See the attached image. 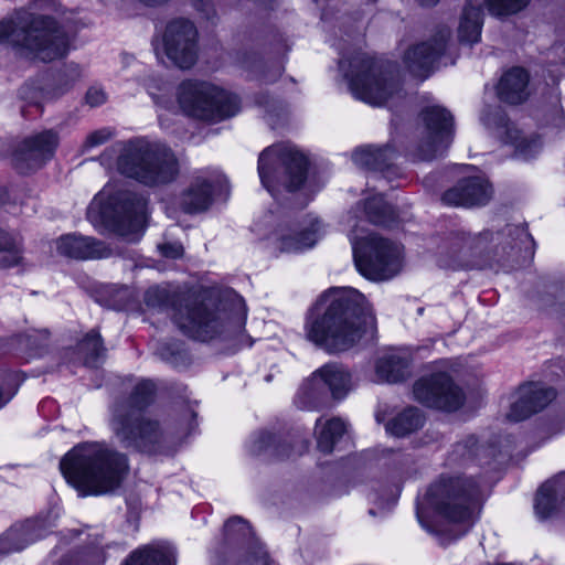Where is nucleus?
<instances>
[{"mask_svg": "<svg viewBox=\"0 0 565 565\" xmlns=\"http://www.w3.org/2000/svg\"><path fill=\"white\" fill-rule=\"evenodd\" d=\"M156 394L150 380L136 382L127 397H119L110 407L109 425L119 444L147 455H171L196 426V413L186 408L178 427H162L160 422L143 412Z\"/></svg>", "mask_w": 565, "mask_h": 565, "instance_id": "obj_1", "label": "nucleus"}, {"mask_svg": "<svg viewBox=\"0 0 565 565\" xmlns=\"http://www.w3.org/2000/svg\"><path fill=\"white\" fill-rule=\"evenodd\" d=\"M371 303L359 290L334 287L323 292L308 310L306 337L328 353H340L353 348L364 333L375 329Z\"/></svg>", "mask_w": 565, "mask_h": 565, "instance_id": "obj_2", "label": "nucleus"}, {"mask_svg": "<svg viewBox=\"0 0 565 565\" xmlns=\"http://www.w3.org/2000/svg\"><path fill=\"white\" fill-rule=\"evenodd\" d=\"M149 308L173 311L172 319L188 337L200 341L221 338L235 341L237 347H250L253 340L245 332L246 308L237 303H217L213 299L199 301L193 297H180L164 287L154 286L145 294Z\"/></svg>", "mask_w": 565, "mask_h": 565, "instance_id": "obj_3", "label": "nucleus"}, {"mask_svg": "<svg viewBox=\"0 0 565 565\" xmlns=\"http://www.w3.org/2000/svg\"><path fill=\"white\" fill-rule=\"evenodd\" d=\"M66 481L81 495L116 491L129 471L128 458L104 443L86 441L73 447L60 462Z\"/></svg>", "mask_w": 565, "mask_h": 565, "instance_id": "obj_4", "label": "nucleus"}, {"mask_svg": "<svg viewBox=\"0 0 565 565\" xmlns=\"http://www.w3.org/2000/svg\"><path fill=\"white\" fill-rule=\"evenodd\" d=\"M484 500L479 479L465 473H443L428 488L427 505L449 523L460 526L452 535L456 540L465 535L478 518Z\"/></svg>", "mask_w": 565, "mask_h": 565, "instance_id": "obj_5", "label": "nucleus"}, {"mask_svg": "<svg viewBox=\"0 0 565 565\" xmlns=\"http://www.w3.org/2000/svg\"><path fill=\"white\" fill-rule=\"evenodd\" d=\"M118 152V171L136 181L157 186L174 181L179 174V162L171 149L143 138L114 145L105 153Z\"/></svg>", "mask_w": 565, "mask_h": 565, "instance_id": "obj_6", "label": "nucleus"}, {"mask_svg": "<svg viewBox=\"0 0 565 565\" xmlns=\"http://www.w3.org/2000/svg\"><path fill=\"white\" fill-rule=\"evenodd\" d=\"M2 43L25 49L42 62L64 57L70 50V39L55 20L29 12L19 13L17 21L0 23Z\"/></svg>", "mask_w": 565, "mask_h": 565, "instance_id": "obj_7", "label": "nucleus"}, {"mask_svg": "<svg viewBox=\"0 0 565 565\" xmlns=\"http://www.w3.org/2000/svg\"><path fill=\"white\" fill-rule=\"evenodd\" d=\"M390 63L375 60L358 51L352 56H342L339 70L343 73L355 98L380 106L401 93V85L394 77Z\"/></svg>", "mask_w": 565, "mask_h": 565, "instance_id": "obj_8", "label": "nucleus"}, {"mask_svg": "<svg viewBox=\"0 0 565 565\" xmlns=\"http://www.w3.org/2000/svg\"><path fill=\"white\" fill-rule=\"evenodd\" d=\"M146 205L142 195L105 186L88 206V215L97 214L116 234L135 241L143 226Z\"/></svg>", "mask_w": 565, "mask_h": 565, "instance_id": "obj_9", "label": "nucleus"}, {"mask_svg": "<svg viewBox=\"0 0 565 565\" xmlns=\"http://www.w3.org/2000/svg\"><path fill=\"white\" fill-rule=\"evenodd\" d=\"M308 164L295 146L277 143L260 152L257 170L263 186L276 198L282 189L294 192L305 183Z\"/></svg>", "mask_w": 565, "mask_h": 565, "instance_id": "obj_10", "label": "nucleus"}, {"mask_svg": "<svg viewBox=\"0 0 565 565\" xmlns=\"http://www.w3.org/2000/svg\"><path fill=\"white\" fill-rule=\"evenodd\" d=\"M358 223L349 234L358 271L369 280L382 281L396 276L402 268L401 248L375 233L365 236Z\"/></svg>", "mask_w": 565, "mask_h": 565, "instance_id": "obj_11", "label": "nucleus"}, {"mask_svg": "<svg viewBox=\"0 0 565 565\" xmlns=\"http://www.w3.org/2000/svg\"><path fill=\"white\" fill-rule=\"evenodd\" d=\"M177 100L185 116L205 122L222 121L235 116L239 110L236 95L207 82H182L177 90Z\"/></svg>", "mask_w": 565, "mask_h": 565, "instance_id": "obj_12", "label": "nucleus"}, {"mask_svg": "<svg viewBox=\"0 0 565 565\" xmlns=\"http://www.w3.org/2000/svg\"><path fill=\"white\" fill-rule=\"evenodd\" d=\"M423 127L419 140L412 150L414 160L430 161L445 153L454 138V118L440 106H429L422 110Z\"/></svg>", "mask_w": 565, "mask_h": 565, "instance_id": "obj_13", "label": "nucleus"}, {"mask_svg": "<svg viewBox=\"0 0 565 565\" xmlns=\"http://www.w3.org/2000/svg\"><path fill=\"white\" fill-rule=\"evenodd\" d=\"M323 233L318 218L291 223L289 217L284 216L267 236L268 247L273 253H300L313 247Z\"/></svg>", "mask_w": 565, "mask_h": 565, "instance_id": "obj_14", "label": "nucleus"}, {"mask_svg": "<svg viewBox=\"0 0 565 565\" xmlns=\"http://www.w3.org/2000/svg\"><path fill=\"white\" fill-rule=\"evenodd\" d=\"M413 394L424 406L449 413L458 411L466 399L462 390L446 372L420 377L414 383Z\"/></svg>", "mask_w": 565, "mask_h": 565, "instance_id": "obj_15", "label": "nucleus"}, {"mask_svg": "<svg viewBox=\"0 0 565 565\" xmlns=\"http://www.w3.org/2000/svg\"><path fill=\"white\" fill-rule=\"evenodd\" d=\"M198 31L186 19L170 21L162 35V49L167 58L182 70L192 67L198 57Z\"/></svg>", "mask_w": 565, "mask_h": 565, "instance_id": "obj_16", "label": "nucleus"}, {"mask_svg": "<svg viewBox=\"0 0 565 565\" xmlns=\"http://www.w3.org/2000/svg\"><path fill=\"white\" fill-rule=\"evenodd\" d=\"M484 241L483 236L461 231L450 233L438 247V266L452 270L475 267L478 264L475 257L482 253Z\"/></svg>", "mask_w": 565, "mask_h": 565, "instance_id": "obj_17", "label": "nucleus"}, {"mask_svg": "<svg viewBox=\"0 0 565 565\" xmlns=\"http://www.w3.org/2000/svg\"><path fill=\"white\" fill-rule=\"evenodd\" d=\"M228 183L217 170H204L193 177L190 185L180 196V206L185 213L206 211L215 195L227 194Z\"/></svg>", "mask_w": 565, "mask_h": 565, "instance_id": "obj_18", "label": "nucleus"}, {"mask_svg": "<svg viewBox=\"0 0 565 565\" xmlns=\"http://www.w3.org/2000/svg\"><path fill=\"white\" fill-rule=\"evenodd\" d=\"M234 548H245L247 558L242 565H276L264 547L254 540L250 525L241 516H233L224 525V541L218 553L225 554Z\"/></svg>", "mask_w": 565, "mask_h": 565, "instance_id": "obj_19", "label": "nucleus"}, {"mask_svg": "<svg viewBox=\"0 0 565 565\" xmlns=\"http://www.w3.org/2000/svg\"><path fill=\"white\" fill-rule=\"evenodd\" d=\"M481 121L487 128L494 130L502 142L514 146L516 157L529 160L539 153L541 149L540 140L523 137L500 107H489L484 110Z\"/></svg>", "mask_w": 565, "mask_h": 565, "instance_id": "obj_20", "label": "nucleus"}, {"mask_svg": "<svg viewBox=\"0 0 565 565\" xmlns=\"http://www.w3.org/2000/svg\"><path fill=\"white\" fill-rule=\"evenodd\" d=\"M57 146V135L45 130L23 140L13 153V164L23 174L41 168L52 158Z\"/></svg>", "mask_w": 565, "mask_h": 565, "instance_id": "obj_21", "label": "nucleus"}, {"mask_svg": "<svg viewBox=\"0 0 565 565\" xmlns=\"http://www.w3.org/2000/svg\"><path fill=\"white\" fill-rule=\"evenodd\" d=\"M450 34L451 31L448 26H441L430 41L411 47L404 54V63L408 71L422 79L427 78L435 63L446 51Z\"/></svg>", "mask_w": 565, "mask_h": 565, "instance_id": "obj_22", "label": "nucleus"}, {"mask_svg": "<svg viewBox=\"0 0 565 565\" xmlns=\"http://www.w3.org/2000/svg\"><path fill=\"white\" fill-rule=\"evenodd\" d=\"M492 194V185L487 179L479 175L468 177L445 191L441 201L449 206H482L491 200Z\"/></svg>", "mask_w": 565, "mask_h": 565, "instance_id": "obj_23", "label": "nucleus"}, {"mask_svg": "<svg viewBox=\"0 0 565 565\" xmlns=\"http://www.w3.org/2000/svg\"><path fill=\"white\" fill-rule=\"evenodd\" d=\"M516 395L507 415L512 422L524 420L545 408L556 397V392L541 383H527L519 387Z\"/></svg>", "mask_w": 565, "mask_h": 565, "instance_id": "obj_24", "label": "nucleus"}, {"mask_svg": "<svg viewBox=\"0 0 565 565\" xmlns=\"http://www.w3.org/2000/svg\"><path fill=\"white\" fill-rule=\"evenodd\" d=\"M308 441L291 436H277L267 431L259 433L250 444V452L266 456L275 460L289 459L294 455H302L308 450Z\"/></svg>", "mask_w": 565, "mask_h": 565, "instance_id": "obj_25", "label": "nucleus"}, {"mask_svg": "<svg viewBox=\"0 0 565 565\" xmlns=\"http://www.w3.org/2000/svg\"><path fill=\"white\" fill-rule=\"evenodd\" d=\"M57 252L74 259H100L111 256V249L94 237L67 234L56 242Z\"/></svg>", "mask_w": 565, "mask_h": 565, "instance_id": "obj_26", "label": "nucleus"}, {"mask_svg": "<svg viewBox=\"0 0 565 565\" xmlns=\"http://www.w3.org/2000/svg\"><path fill=\"white\" fill-rule=\"evenodd\" d=\"M47 531L40 520H26L12 525L0 536V553L20 552L29 544L43 539Z\"/></svg>", "mask_w": 565, "mask_h": 565, "instance_id": "obj_27", "label": "nucleus"}, {"mask_svg": "<svg viewBox=\"0 0 565 565\" xmlns=\"http://www.w3.org/2000/svg\"><path fill=\"white\" fill-rule=\"evenodd\" d=\"M105 351L99 332L93 329L78 342L76 349H65L62 352V359L63 363L70 367L78 364L95 367L104 358Z\"/></svg>", "mask_w": 565, "mask_h": 565, "instance_id": "obj_28", "label": "nucleus"}, {"mask_svg": "<svg viewBox=\"0 0 565 565\" xmlns=\"http://www.w3.org/2000/svg\"><path fill=\"white\" fill-rule=\"evenodd\" d=\"M565 507V471L541 486L534 509L541 520H546Z\"/></svg>", "mask_w": 565, "mask_h": 565, "instance_id": "obj_29", "label": "nucleus"}, {"mask_svg": "<svg viewBox=\"0 0 565 565\" xmlns=\"http://www.w3.org/2000/svg\"><path fill=\"white\" fill-rule=\"evenodd\" d=\"M529 73L522 67H512L507 71L497 85V94L501 102L519 105L527 99Z\"/></svg>", "mask_w": 565, "mask_h": 565, "instance_id": "obj_30", "label": "nucleus"}, {"mask_svg": "<svg viewBox=\"0 0 565 565\" xmlns=\"http://www.w3.org/2000/svg\"><path fill=\"white\" fill-rule=\"evenodd\" d=\"M397 153L391 145L383 147L364 146L352 153L353 162L365 170L384 172L393 167Z\"/></svg>", "mask_w": 565, "mask_h": 565, "instance_id": "obj_31", "label": "nucleus"}, {"mask_svg": "<svg viewBox=\"0 0 565 565\" xmlns=\"http://www.w3.org/2000/svg\"><path fill=\"white\" fill-rule=\"evenodd\" d=\"M175 550L167 543H151L135 550L124 565H175Z\"/></svg>", "mask_w": 565, "mask_h": 565, "instance_id": "obj_32", "label": "nucleus"}, {"mask_svg": "<svg viewBox=\"0 0 565 565\" xmlns=\"http://www.w3.org/2000/svg\"><path fill=\"white\" fill-rule=\"evenodd\" d=\"M323 383L334 399H342L352 388L351 374L337 363H328L315 372V380Z\"/></svg>", "mask_w": 565, "mask_h": 565, "instance_id": "obj_33", "label": "nucleus"}, {"mask_svg": "<svg viewBox=\"0 0 565 565\" xmlns=\"http://www.w3.org/2000/svg\"><path fill=\"white\" fill-rule=\"evenodd\" d=\"M411 361L399 352H390L380 356L375 364L376 376L382 382L398 383L409 376Z\"/></svg>", "mask_w": 565, "mask_h": 565, "instance_id": "obj_34", "label": "nucleus"}, {"mask_svg": "<svg viewBox=\"0 0 565 565\" xmlns=\"http://www.w3.org/2000/svg\"><path fill=\"white\" fill-rule=\"evenodd\" d=\"M482 9L468 2L462 11L458 36L460 42L473 44L479 42L482 30Z\"/></svg>", "mask_w": 565, "mask_h": 565, "instance_id": "obj_35", "label": "nucleus"}, {"mask_svg": "<svg viewBox=\"0 0 565 565\" xmlns=\"http://www.w3.org/2000/svg\"><path fill=\"white\" fill-rule=\"evenodd\" d=\"M317 447L323 454H331L337 441L347 431V423L341 418L334 417L322 423L319 418L316 422Z\"/></svg>", "mask_w": 565, "mask_h": 565, "instance_id": "obj_36", "label": "nucleus"}, {"mask_svg": "<svg viewBox=\"0 0 565 565\" xmlns=\"http://www.w3.org/2000/svg\"><path fill=\"white\" fill-rule=\"evenodd\" d=\"M327 399V390L320 380H315V373L298 390L295 405L299 409H317Z\"/></svg>", "mask_w": 565, "mask_h": 565, "instance_id": "obj_37", "label": "nucleus"}, {"mask_svg": "<svg viewBox=\"0 0 565 565\" xmlns=\"http://www.w3.org/2000/svg\"><path fill=\"white\" fill-rule=\"evenodd\" d=\"M424 425L423 413L416 407H408L386 424V430L393 436L405 437Z\"/></svg>", "mask_w": 565, "mask_h": 565, "instance_id": "obj_38", "label": "nucleus"}, {"mask_svg": "<svg viewBox=\"0 0 565 565\" xmlns=\"http://www.w3.org/2000/svg\"><path fill=\"white\" fill-rule=\"evenodd\" d=\"M363 209L369 223L391 227L397 221L394 207L386 203L382 195L367 199Z\"/></svg>", "mask_w": 565, "mask_h": 565, "instance_id": "obj_39", "label": "nucleus"}, {"mask_svg": "<svg viewBox=\"0 0 565 565\" xmlns=\"http://www.w3.org/2000/svg\"><path fill=\"white\" fill-rule=\"evenodd\" d=\"M82 70L75 63H70L61 68L54 78L53 87L46 92L50 98H57L67 93L81 78Z\"/></svg>", "mask_w": 565, "mask_h": 565, "instance_id": "obj_40", "label": "nucleus"}, {"mask_svg": "<svg viewBox=\"0 0 565 565\" xmlns=\"http://www.w3.org/2000/svg\"><path fill=\"white\" fill-rule=\"evenodd\" d=\"M0 252L7 255L0 260L1 268H10L17 266L21 260V242L13 236L0 230Z\"/></svg>", "mask_w": 565, "mask_h": 565, "instance_id": "obj_41", "label": "nucleus"}, {"mask_svg": "<svg viewBox=\"0 0 565 565\" xmlns=\"http://www.w3.org/2000/svg\"><path fill=\"white\" fill-rule=\"evenodd\" d=\"M479 446L476 437L470 436L466 440L457 443L447 458L448 466H461L471 461L478 454Z\"/></svg>", "mask_w": 565, "mask_h": 565, "instance_id": "obj_42", "label": "nucleus"}, {"mask_svg": "<svg viewBox=\"0 0 565 565\" xmlns=\"http://www.w3.org/2000/svg\"><path fill=\"white\" fill-rule=\"evenodd\" d=\"M20 342L25 347L29 356H41L50 347V331L47 329L33 330L22 335Z\"/></svg>", "mask_w": 565, "mask_h": 565, "instance_id": "obj_43", "label": "nucleus"}, {"mask_svg": "<svg viewBox=\"0 0 565 565\" xmlns=\"http://www.w3.org/2000/svg\"><path fill=\"white\" fill-rule=\"evenodd\" d=\"M489 12L493 15H509L524 9L530 0H484Z\"/></svg>", "mask_w": 565, "mask_h": 565, "instance_id": "obj_44", "label": "nucleus"}, {"mask_svg": "<svg viewBox=\"0 0 565 565\" xmlns=\"http://www.w3.org/2000/svg\"><path fill=\"white\" fill-rule=\"evenodd\" d=\"M113 136V131L109 128H103L90 132L84 142L85 149L95 148L107 142Z\"/></svg>", "mask_w": 565, "mask_h": 565, "instance_id": "obj_45", "label": "nucleus"}, {"mask_svg": "<svg viewBox=\"0 0 565 565\" xmlns=\"http://www.w3.org/2000/svg\"><path fill=\"white\" fill-rule=\"evenodd\" d=\"M85 100L90 107H98L107 100V94L102 87L92 86L86 92Z\"/></svg>", "mask_w": 565, "mask_h": 565, "instance_id": "obj_46", "label": "nucleus"}, {"mask_svg": "<svg viewBox=\"0 0 565 565\" xmlns=\"http://www.w3.org/2000/svg\"><path fill=\"white\" fill-rule=\"evenodd\" d=\"M159 249L167 258L178 259L183 255V246L179 243H164L159 246Z\"/></svg>", "mask_w": 565, "mask_h": 565, "instance_id": "obj_47", "label": "nucleus"}, {"mask_svg": "<svg viewBox=\"0 0 565 565\" xmlns=\"http://www.w3.org/2000/svg\"><path fill=\"white\" fill-rule=\"evenodd\" d=\"M193 6L200 12H202L206 19L212 18L214 13L213 0H193Z\"/></svg>", "mask_w": 565, "mask_h": 565, "instance_id": "obj_48", "label": "nucleus"}, {"mask_svg": "<svg viewBox=\"0 0 565 565\" xmlns=\"http://www.w3.org/2000/svg\"><path fill=\"white\" fill-rule=\"evenodd\" d=\"M14 391L4 383H0V409L6 406L14 395Z\"/></svg>", "mask_w": 565, "mask_h": 565, "instance_id": "obj_49", "label": "nucleus"}, {"mask_svg": "<svg viewBox=\"0 0 565 565\" xmlns=\"http://www.w3.org/2000/svg\"><path fill=\"white\" fill-rule=\"evenodd\" d=\"M555 102H556V104L554 105V108H553L554 117L552 119V124L555 126H561V124L563 122V109L558 105V102H559L558 97L555 98Z\"/></svg>", "mask_w": 565, "mask_h": 565, "instance_id": "obj_50", "label": "nucleus"}, {"mask_svg": "<svg viewBox=\"0 0 565 565\" xmlns=\"http://www.w3.org/2000/svg\"><path fill=\"white\" fill-rule=\"evenodd\" d=\"M281 73H282L281 66L276 65L273 73L264 74L260 79L265 83H271V82H275L281 75Z\"/></svg>", "mask_w": 565, "mask_h": 565, "instance_id": "obj_51", "label": "nucleus"}, {"mask_svg": "<svg viewBox=\"0 0 565 565\" xmlns=\"http://www.w3.org/2000/svg\"><path fill=\"white\" fill-rule=\"evenodd\" d=\"M33 7L39 9H55V0H33Z\"/></svg>", "mask_w": 565, "mask_h": 565, "instance_id": "obj_52", "label": "nucleus"}, {"mask_svg": "<svg viewBox=\"0 0 565 565\" xmlns=\"http://www.w3.org/2000/svg\"><path fill=\"white\" fill-rule=\"evenodd\" d=\"M507 232L509 235L515 234L518 236H524L525 238H530V234L525 232L523 227L509 225L507 226Z\"/></svg>", "mask_w": 565, "mask_h": 565, "instance_id": "obj_53", "label": "nucleus"}, {"mask_svg": "<svg viewBox=\"0 0 565 565\" xmlns=\"http://www.w3.org/2000/svg\"><path fill=\"white\" fill-rule=\"evenodd\" d=\"M423 7H433L438 3L439 0H416Z\"/></svg>", "mask_w": 565, "mask_h": 565, "instance_id": "obj_54", "label": "nucleus"}, {"mask_svg": "<svg viewBox=\"0 0 565 565\" xmlns=\"http://www.w3.org/2000/svg\"><path fill=\"white\" fill-rule=\"evenodd\" d=\"M416 513H417V519H418L419 523H420L424 527H426L428 531H430V527H429V526L425 523V521H424L423 512H422V510H420L419 508H417V512H416Z\"/></svg>", "mask_w": 565, "mask_h": 565, "instance_id": "obj_55", "label": "nucleus"}, {"mask_svg": "<svg viewBox=\"0 0 565 565\" xmlns=\"http://www.w3.org/2000/svg\"><path fill=\"white\" fill-rule=\"evenodd\" d=\"M274 222V214L270 212L268 215L265 216V223L271 224Z\"/></svg>", "mask_w": 565, "mask_h": 565, "instance_id": "obj_56", "label": "nucleus"}, {"mask_svg": "<svg viewBox=\"0 0 565 565\" xmlns=\"http://www.w3.org/2000/svg\"><path fill=\"white\" fill-rule=\"evenodd\" d=\"M109 307L114 308V309H121L126 306V303H108Z\"/></svg>", "mask_w": 565, "mask_h": 565, "instance_id": "obj_57", "label": "nucleus"}, {"mask_svg": "<svg viewBox=\"0 0 565 565\" xmlns=\"http://www.w3.org/2000/svg\"><path fill=\"white\" fill-rule=\"evenodd\" d=\"M128 292V289L127 288H120V289H117V294L120 295V294H127Z\"/></svg>", "mask_w": 565, "mask_h": 565, "instance_id": "obj_58", "label": "nucleus"}, {"mask_svg": "<svg viewBox=\"0 0 565 565\" xmlns=\"http://www.w3.org/2000/svg\"><path fill=\"white\" fill-rule=\"evenodd\" d=\"M153 45H154V52H156L157 56L160 58L161 56H160L159 47L154 43H153Z\"/></svg>", "mask_w": 565, "mask_h": 565, "instance_id": "obj_59", "label": "nucleus"}, {"mask_svg": "<svg viewBox=\"0 0 565 565\" xmlns=\"http://www.w3.org/2000/svg\"><path fill=\"white\" fill-rule=\"evenodd\" d=\"M270 380H271V376H270V375H268V376L266 377V381H270Z\"/></svg>", "mask_w": 565, "mask_h": 565, "instance_id": "obj_60", "label": "nucleus"}]
</instances>
